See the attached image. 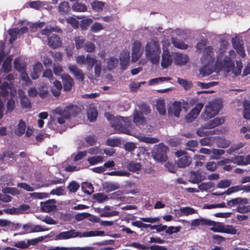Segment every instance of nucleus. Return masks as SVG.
I'll list each match as a JSON object with an SVG mask.
<instances>
[{"label": "nucleus", "mask_w": 250, "mask_h": 250, "mask_svg": "<svg viewBox=\"0 0 250 250\" xmlns=\"http://www.w3.org/2000/svg\"><path fill=\"white\" fill-rule=\"evenodd\" d=\"M21 105L24 107L26 108H31V105L30 102L29 101L28 98L26 96H22L21 98Z\"/></svg>", "instance_id": "nucleus-54"}, {"label": "nucleus", "mask_w": 250, "mask_h": 250, "mask_svg": "<svg viewBox=\"0 0 250 250\" xmlns=\"http://www.w3.org/2000/svg\"><path fill=\"white\" fill-rule=\"evenodd\" d=\"M219 110V105L216 103H212L207 105L201 114V118L205 121L211 119L218 114Z\"/></svg>", "instance_id": "nucleus-7"}, {"label": "nucleus", "mask_w": 250, "mask_h": 250, "mask_svg": "<svg viewBox=\"0 0 250 250\" xmlns=\"http://www.w3.org/2000/svg\"><path fill=\"white\" fill-rule=\"evenodd\" d=\"M180 226L178 227H173V226H170L168 228L167 227V229L166 230V233L168 234H172L173 233H177L179 232L180 230L181 229Z\"/></svg>", "instance_id": "nucleus-56"}, {"label": "nucleus", "mask_w": 250, "mask_h": 250, "mask_svg": "<svg viewBox=\"0 0 250 250\" xmlns=\"http://www.w3.org/2000/svg\"><path fill=\"white\" fill-rule=\"evenodd\" d=\"M214 60L215 55L213 47L209 46L205 48L201 58V62L203 66L200 69V72L203 76H208L213 73Z\"/></svg>", "instance_id": "nucleus-2"}, {"label": "nucleus", "mask_w": 250, "mask_h": 250, "mask_svg": "<svg viewBox=\"0 0 250 250\" xmlns=\"http://www.w3.org/2000/svg\"><path fill=\"white\" fill-rule=\"evenodd\" d=\"M5 193H10L12 195H17L20 194L19 190L16 188H8L4 189Z\"/></svg>", "instance_id": "nucleus-60"}, {"label": "nucleus", "mask_w": 250, "mask_h": 250, "mask_svg": "<svg viewBox=\"0 0 250 250\" xmlns=\"http://www.w3.org/2000/svg\"><path fill=\"white\" fill-rule=\"evenodd\" d=\"M75 45L77 50L84 47L85 39L83 36L75 37L74 39Z\"/></svg>", "instance_id": "nucleus-35"}, {"label": "nucleus", "mask_w": 250, "mask_h": 250, "mask_svg": "<svg viewBox=\"0 0 250 250\" xmlns=\"http://www.w3.org/2000/svg\"><path fill=\"white\" fill-rule=\"evenodd\" d=\"M55 199H49L44 202L41 203V208L42 210L46 212H49L54 210L56 208Z\"/></svg>", "instance_id": "nucleus-16"}, {"label": "nucleus", "mask_w": 250, "mask_h": 250, "mask_svg": "<svg viewBox=\"0 0 250 250\" xmlns=\"http://www.w3.org/2000/svg\"><path fill=\"white\" fill-rule=\"evenodd\" d=\"M234 66V63L232 61L230 58L229 57H225L222 62L217 59L214 63V68L217 71H219L223 69L227 72L232 71V68Z\"/></svg>", "instance_id": "nucleus-8"}, {"label": "nucleus", "mask_w": 250, "mask_h": 250, "mask_svg": "<svg viewBox=\"0 0 250 250\" xmlns=\"http://www.w3.org/2000/svg\"><path fill=\"white\" fill-rule=\"evenodd\" d=\"M26 124L22 119L20 120L15 130V134L18 136H21L25 132Z\"/></svg>", "instance_id": "nucleus-24"}, {"label": "nucleus", "mask_w": 250, "mask_h": 250, "mask_svg": "<svg viewBox=\"0 0 250 250\" xmlns=\"http://www.w3.org/2000/svg\"><path fill=\"white\" fill-rule=\"evenodd\" d=\"M119 61L117 58L114 57H110L107 62V67L109 70H112L117 66Z\"/></svg>", "instance_id": "nucleus-40"}, {"label": "nucleus", "mask_w": 250, "mask_h": 250, "mask_svg": "<svg viewBox=\"0 0 250 250\" xmlns=\"http://www.w3.org/2000/svg\"><path fill=\"white\" fill-rule=\"evenodd\" d=\"M181 111V103L175 101L172 105L168 108L167 112L169 115H174L175 117H178Z\"/></svg>", "instance_id": "nucleus-18"}, {"label": "nucleus", "mask_w": 250, "mask_h": 250, "mask_svg": "<svg viewBox=\"0 0 250 250\" xmlns=\"http://www.w3.org/2000/svg\"><path fill=\"white\" fill-rule=\"evenodd\" d=\"M198 145V142L197 140H190L186 143V146L188 147L187 148V150H189L192 151H194V149L190 147H195Z\"/></svg>", "instance_id": "nucleus-53"}, {"label": "nucleus", "mask_w": 250, "mask_h": 250, "mask_svg": "<svg viewBox=\"0 0 250 250\" xmlns=\"http://www.w3.org/2000/svg\"><path fill=\"white\" fill-rule=\"evenodd\" d=\"M103 160V158L102 156H97L89 157L87 159V161L91 165H94L102 162Z\"/></svg>", "instance_id": "nucleus-45"}, {"label": "nucleus", "mask_w": 250, "mask_h": 250, "mask_svg": "<svg viewBox=\"0 0 250 250\" xmlns=\"http://www.w3.org/2000/svg\"><path fill=\"white\" fill-rule=\"evenodd\" d=\"M177 82L181 85H182L185 88V89H186L189 88L191 85V82L188 83L187 80L182 79L180 78H177Z\"/></svg>", "instance_id": "nucleus-58"}, {"label": "nucleus", "mask_w": 250, "mask_h": 250, "mask_svg": "<svg viewBox=\"0 0 250 250\" xmlns=\"http://www.w3.org/2000/svg\"><path fill=\"white\" fill-rule=\"evenodd\" d=\"M104 29L103 26L99 22H95L91 27V31L92 32L96 33Z\"/></svg>", "instance_id": "nucleus-55"}, {"label": "nucleus", "mask_w": 250, "mask_h": 250, "mask_svg": "<svg viewBox=\"0 0 250 250\" xmlns=\"http://www.w3.org/2000/svg\"><path fill=\"white\" fill-rule=\"evenodd\" d=\"M92 10L96 12L102 11L105 6V2L95 0L91 3Z\"/></svg>", "instance_id": "nucleus-26"}, {"label": "nucleus", "mask_w": 250, "mask_h": 250, "mask_svg": "<svg viewBox=\"0 0 250 250\" xmlns=\"http://www.w3.org/2000/svg\"><path fill=\"white\" fill-rule=\"evenodd\" d=\"M84 50L89 53L94 52L95 50V45L94 43L91 42H87L84 44Z\"/></svg>", "instance_id": "nucleus-49"}, {"label": "nucleus", "mask_w": 250, "mask_h": 250, "mask_svg": "<svg viewBox=\"0 0 250 250\" xmlns=\"http://www.w3.org/2000/svg\"><path fill=\"white\" fill-rule=\"evenodd\" d=\"M67 22L70 24L73 28L77 29L79 27V21L74 18L70 17L66 19Z\"/></svg>", "instance_id": "nucleus-57"}, {"label": "nucleus", "mask_w": 250, "mask_h": 250, "mask_svg": "<svg viewBox=\"0 0 250 250\" xmlns=\"http://www.w3.org/2000/svg\"><path fill=\"white\" fill-rule=\"evenodd\" d=\"M62 79L65 91H70L74 83L73 79L68 74L64 73L62 75Z\"/></svg>", "instance_id": "nucleus-14"}, {"label": "nucleus", "mask_w": 250, "mask_h": 250, "mask_svg": "<svg viewBox=\"0 0 250 250\" xmlns=\"http://www.w3.org/2000/svg\"><path fill=\"white\" fill-rule=\"evenodd\" d=\"M204 104L202 103H198L190 110L185 116V120L187 123H191L198 116L201 110L203 108Z\"/></svg>", "instance_id": "nucleus-9"}, {"label": "nucleus", "mask_w": 250, "mask_h": 250, "mask_svg": "<svg viewBox=\"0 0 250 250\" xmlns=\"http://www.w3.org/2000/svg\"><path fill=\"white\" fill-rule=\"evenodd\" d=\"M46 237V236H41L31 240H28L26 243L27 248L30 245H36L39 242L42 241Z\"/></svg>", "instance_id": "nucleus-46"}, {"label": "nucleus", "mask_w": 250, "mask_h": 250, "mask_svg": "<svg viewBox=\"0 0 250 250\" xmlns=\"http://www.w3.org/2000/svg\"><path fill=\"white\" fill-rule=\"evenodd\" d=\"M59 13L62 15H68L71 11V8L67 1H63L60 3L58 7Z\"/></svg>", "instance_id": "nucleus-20"}, {"label": "nucleus", "mask_w": 250, "mask_h": 250, "mask_svg": "<svg viewBox=\"0 0 250 250\" xmlns=\"http://www.w3.org/2000/svg\"><path fill=\"white\" fill-rule=\"evenodd\" d=\"M133 122L136 125H143L146 121L143 114L141 111L135 110L133 112Z\"/></svg>", "instance_id": "nucleus-23"}, {"label": "nucleus", "mask_w": 250, "mask_h": 250, "mask_svg": "<svg viewBox=\"0 0 250 250\" xmlns=\"http://www.w3.org/2000/svg\"><path fill=\"white\" fill-rule=\"evenodd\" d=\"M90 216V214L87 212L78 213L75 215L74 218L76 220L80 221L89 217Z\"/></svg>", "instance_id": "nucleus-51"}, {"label": "nucleus", "mask_w": 250, "mask_h": 250, "mask_svg": "<svg viewBox=\"0 0 250 250\" xmlns=\"http://www.w3.org/2000/svg\"><path fill=\"white\" fill-rule=\"evenodd\" d=\"M126 246L132 247L136 248L139 250H167V249L165 246L159 245H152L150 246H145L136 242L127 243Z\"/></svg>", "instance_id": "nucleus-10"}, {"label": "nucleus", "mask_w": 250, "mask_h": 250, "mask_svg": "<svg viewBox=\"0 0 250 250\" xmlns=\"http://www.w3.org/2000/svg\"><path fill=\"white\" fill-rule=\"evenodd\" d=\"M93 198L95 199L99 203H103V202L108 199V197L106 195L102 193H97L93 195Z\"/></svg>", "instance_id": "nucleus-44"}, {"label": "nucleus", "mask_w": 250, "mask_h": 250, "mask_svg": "<svg viewBox=\"0 0 250 250\" xmlns=\"http://www.w3.org/2000/svg\"><path fill=\"white\" fill-rule=\"evenodd\" d=\"M156 109L160 115H165L166 110L165 108V103L164 100H159L157 101Z\"/></svg>", "instance_id": "nucleus-30"}, {"label": "nucleus", "mask_w": 250, "mask_h": 250, "mask_svg": "<svg viewBox=\"0 0 250 250\" xmlns=\"http://www.w3.org/2000/svg\"><path fill=\"white\" fill-rule=\"evenodd\" d=\"M48 94L47 87L44 86H42L39 88V96L42 98L46 97Z\"/></svg>", "instance_id": "nucleus-63"}, {"label": "nucleus", "mask_w": 250, "mask_h": 250, "mask_svg": "<svg viewBox=\"0 0 250 250\" xmlns=\"http://www.w3.org/2000/svg\"><path fill=\"white\" fill-rule=\"evenodd\" d=\"M119 187V185L118 183L110 182H106L103 184V189L107 192L117 189Z\"/></svg>", "instance_id": "nucleus-25"}, {"label": "nucleus", "mask_w": 250, "mask_h": 250, "mask_svg": "<svg viewBox=\"0 0 250 250\" xmlns=\"http://www.w3.org/2000/svg\"><path fill=\"white\" fill-rule=\"evenodd\" d=\"M172 43L176 48L181 49H186L188 48V45L186 44L183 41L177 39H172Z\"/></svg>", "instance_id": "nucleus-34"}, {"label": "nucleus", "mask_w": 250, "mask_h": 250, "mask_svg": "<svg viewBox=\"0 0 250 250\" xmlns=\"http://www.w3.org/2000/svg\"><path fill=\"white\" fill-rule=\"evenodd\" d=\"M30 7L35 9L36 10L40 9L42 6V2L40 0L33 1L29 3Z\"/></svg>", "instance_id": "nucleus-62"}, {"label": "nucleus", "mask_w": 250, "mask_h": 250, "mask_svg": "<svg viewBox=\"0 0 250 250\" xmlns=\"http://www.w3.org/2000/svg\"><path fill=\"white\" fill-rule=\"evenodd\" d=\"M97 62V60L92 57L91 55L87 54L86 57V63L87 65V69L91 70L92 69L93 65L96 64Z\"/></svg>", "instance_id": "nucleus-41"}, {"label": "nucleus", "mask_w": 250, "mask_h": 250, "mask_svg": "<svg viewBox=\"0 0 250 250\" xmlns=\"http://www.w3.org/2000/svg\"><path fill=\"white\" fill-rule=\"evenodd\" d=\"M68 69L70 72L73 74L76 79L83 82L84 79V75L82 69L75 64H71L68 66Z\"/></svg>", "instance_id": "nucleus-12"}, {"label": "nucleus", "mask_w": 250, "mask_h": 250, "mask_svg": "<svg viewBox=\"0 0 250 250\" xmlns=\"http://www.w3.org/2000/svg\"><path fill=\"white\" fill-rule=\"evenodd\" d=\"M141 42L139 41H135L133 43L132 52V61L137 62L141 56L140 49Z\"/></svg>", "instance_id": "nucleus-15"}, {"label": "nucleus", "mask_w": 250, "mask_h": 250, "mask_svg": "<svg viewBox=\"0 0 250 250\" xmlns=\"http://www.w3.org/2000/svg\"><path fill=\"white\" fill-rule=\"evenodd\" d=\"M14 67L16 70L20 72H23L26 70V66L22 63L21 62V60L19 58L15 59L14 62Z\"/></svg>", "instance_id": "nucleus-37"}, {"label": "nucleus", "mask_w": 250, "mask_h": 250, "mask_svg": "<svg viewBox=\"0 0 250 250\" xmlns=\"http://www.w3.org/2000/svg\"><path fill=\"white\" fill-rule=\"evenodd\" d=\"M168 147L163 143L155 145L153 148L152 155L154 159L158 162H165L167 159V152Z\"/></svg>", "instance_id": "nucleus-4"}, {"label": "nucleus", "mask_w": 250, "mask_h": 250, "mask_svg": "<svg viewBox=\"0 0 250 250\" xmlns=\"http://www.w3.org/2000/svg\"><path fill=\"white\" fill-rule=\"evenodd\" d=\"M127 169L131 172H137L141 169L142 166L140 164L135 163L134 162H130L126 165Z\"/></svg>", "instance_id": "nucleus-32"}, {"label": "nucleus", "mask_w": 250, "mask_h": 250, "mask_svg": "<svg viewBox=\"0 0 250 250\" xmlns=\"http://www.w3.org/2000/svg\"><path fill=\"white\" fill-rule=\"evenodd\" d=\"M203 180L200 171H192L189 173V181L192 183L198 184Z\"/></svg>", "instance_id": "nucleus-21"}, {"label": "nucleus", "mask_w": 250, "mask_h": 250, "mask_svg": "<svg viewBox=\"0 0 250 250\" xmlns=\"http://www.w3.org/2000/svg\"><path fill=\"white\" fill-rule=\"evenodd\" d=\"M72 9L75 12H83L87 11V6L81 2H76L72 4Z\"/></svg>", "instance_id": "nucleus-29"}, {"label": "nucleus", "mask_w": 250, "mask_h": 250, "mask_svg": "<svg viewBox=\"0 0 250 250\" xmlns=\"http://www.w3.org/2000/svg\"><path fill=\"white\" fill-rule=\"evenodd\" d=\"M81 111L80 108L76 105H70L64 108L63 110L58 108L55 110L57 114L69 119L71 116H77Z\"/></svg>", "instance_id": "nucleus-6"}, {"label": "nucleus", "mask_w": 250, "mask_h": 250, "mask_svg": "<svg viewBox=\"0 0 250 250\" xmlns=\"http://www.w3.org/2000/svg\"><path fill=\"white\" fill-rule=\"evenodd\" d=\"M12 246L21 249H25L27 248V243L24 241H18L17 242H14Z\"/></svg>", "instance_id": "nucleus-64"}, {"label": "nucleus", "mask_w": 250, "mask_h": 250, "mask_svg": "<svg viewBox=\"0 0 250 250\" xmlns=\"http://www.w3.org/2000/svg\"><path fill=\"white\" fill-rule=\"evenodd\" d=\"M181 213L184 215H188L195 213V210L190 207H183L180 209Z\"/></svg>", "instance_id": "nucleus-47"}, {"label": "nucleus", "mask_w": 250, "mask_h": 250, "mask_svg": "<svg viewBox=\"0 0 250 250\" xmlns=\"http://www.w3.org/2000/svg\"><path fill=\"white\" fill-rule=\"evenodd\" d=\"M79 234L80 232L72 229L67 231H63L59 233L55 236V239L56 240L68 239L78 237L79 236Z\"/></svg>", "instance_id": "nucleus-11"}, {"label": "nucleus", "mask_w": 250, "mask_h": 250, "mask_svg": "<svg viewBox=\"0 0 250 250\" xmlns=\"http://www.w3.org/2000/svg\"><path fill=\"white\" fill-rule=\"evenodd\" d=\"M189 58L187 55L182 53H176L174 57V62L177 65H185L188 61Z\"/></svg>", "instance_id": "nucleus-19"}, {"label": "nucleus", "mask_w": 250, "mask_h": 250, "mask_svg": "<svg viewBox=\"0 0 250 250\" xmlns=\"http://www.w3.org/2000/svg\"><path fill=\"white\" fill-rule=\"evenodd\" d=\"M231 182L230 180L225 179L221 180L217 185L218 188H228L231 185Z\"/></svg>", "instance_id": "nucleus-52"}, {"label": "nucleus", "mask_w": 250, "mask_h": 250, "mask_svg": "<svg viewBox=\"0 0 250 250\" xmlns=\"http://www.w3.org/2000/svg\"><path fill=\"white\" fill-rule=\"evenodd\" d=\"M62 44V40L59 35L53 34L48 38L47 44L53 49L57 48L61 46Z\"/></svg>", "instance_id": "nucleus-13"}, {"label": "nucleus", "mask_w": 250, "mask_h": 250, "mask_svg": "<svg viewBox=\"0 0 250 250\" xmlns=\"http://www.w3.org/2000/svg\"><path fill=\"white\" fill-rule=\"evenodd\" d=\"M162 57L161 66L163 68H167L172 62L171 56L168 50H163Z\"/></svg>", "instance_id": "nucleus-17"}, {"label": "nucleus", "mask_w": 250, "mask_h": 250, "mask_svg": "<svg viewBox=\"0 0 250 250\" xmlns=\"http://www.w3.org/2000/svg\"><path fill=\"white\" fill-rule=\"evenodd\" d=\"M31 197L37 199H42L49 197V194L45 192H33L30 193Z\"/></svg>", "instance_id": "nucleus-50"}, {"label": "nucleus", "mask_w": 250, "mask_h": 250, "mask_svg": "<svg viewBox=\"0 0 250 250\" xmlns=\"http://www.w3.org/2000/svg\"><path fill=\"white\" fill-rule=\"evenodd\" d=\"M17 187L23 188L27 191H33L34 190L33 187L26 183H19L17 184Z\"/></svg>", "instance_id": "nucleus-61"}, {"label": "nucleus", "mask_w": 250, "mask_h": 250, "mask_svg": "<svg viewBox=\"0 0 250 250\" xmlns=\"http://www.w3.org/2000/svg\"><path fill=\"white\" fill-rule=\"evenodd\" d=\"M88 119L90 122L95 121L98 116V111L95 107H90L87 112Z\"/></svg>", "instance_id": "nucleus-31"}, {"label": "nucleus", "mask_w": 250, "mask_h": 250, "mask_svg": "<svg viewBox=\"0 0 250 250\" xmlns=\"http://www.w3.org/2000/svg\"><path fill=\"white\" fill-rule=\"evenodd\" d=\"M234 48L236 50L237 53L240 55L242 57H244L246 55L244 48L242 44L240 43H236L232 42Z\"/></svg>", "instance_id": "nucleus-42"}, {"label": "nucleus", "mask_w": 250, "mask_h": 250, "mask_svg": "<svg viewBox=\"0 0 250 250\" xmlns=\"http://www.w3.org/2000/svg\"><path fill=\"white\" fill-rule=\"evenodd\" d=\"M8 34L10 36L9 42L10 43H12L17 38L18 31L17 28H12L8 30Z\"/></svg>", "instance_id": "nucleus-43"}, {"label": "nucleus", "mask_w": 250, "mask_h": 250, "mask_svg": "<svg viewBox=\"0 0 250 250\" xmlns=\"http://www.w3.org/2000/svg\"><path fill=\"white\" fill-rule=\"evenodd\" d=\"M161 50L156 41L148 42L146 46V55L153 64H157L160 60Z\"/></svg>", "instance_id": "nucleus-3"}, {"label": "nucleus", "mask_w": 250, "mask_h": 250, "mask_svg": "<svg viewBox=\"0 0 250 250\" xmlns=\"http://www.w3.org/2000/svg\"><path fill=\"white\" fill-rule=\"evenodd\" d=\"M231 163L239 166L246 165L244 156H235L230 158Z\"/></svg>", "instance_id": "nucleus-38"}, {"label": "nucleus", "mask_w": 250, "mask_h": 250, "mask_svg": "<svg viewBox=\"0 0 250 250\" xmlns=\"http://www.w3.org/2000/svg\"><path fill=\"white\" fill-rule=\"evenodd\" d=\"M120 60V68L124 71L126 69L127 66L128 65L130 60L129 54L127 53L121 54Z\"/></svg>", "instance_id": "nucleus-22"}, {"label": "nucleus", "mask_w": 250, "mask_h": 250, "mask_svg": "<svg viewBox=\"0 0 250 250\" xmlns=\"http://www.w3.org/2000/svg\"><path fill=\"white\" fill-rule=\"evenodd\" d=\"M85 141L87 144L92 146L96 143L97 139L95 135H89L85 137Z\"/></svg>", "instance_id": "nucleus-59"}, {"label": "nucleus", "mask_w": 250, "mask_h": 250, "mask_svg": "<svg viewBox=\"0 0 250 250\" xmlns=\"http://www.w3.org/2000/svg\"><path fill=\"white\" fill-rule=\"evenodd\" d=\"M139 140L140 142L147 144H155L159 141V140L157 138L149 137L145 136H140Z\"/></svg>", "instance_id": "nucleus-39"}, {"label": "nucleus", "mask_w": 250, "mask_h": 250, "mask_svg": "<svg viewBox=\"0 0 250 250\" xmlns=\"http://www.w3.org/2000/svg\"><path fill=\"white\" fill-rule=\"evenodd\" d=\"M104 234V231H99V230H95L93 231L91 230L89 231L84 232L83 233L81 234L80 233L79 236L80 237H92V236H103Z\"/></svg>", "instance_id": "nucleus-28"}, {"label": "nucleus", "mask_w": 250, "mask_h": 250, "mask_svg": "<svg viewBox=\"0 0 250 250\" xmlns=\"http://www.w3.org/2000/svg\"><path fill=\"white\" fill-rule=\"evenodd\" d=\"M80 184L76 181L73 180L69 183L67 188L70 193H75L80 188Z\"/></svg>", "instance_id": "nucleus-33"}, {"label": "nucleus", "mask_w": 250, "mask_h": 250, "mask_svg": "<svg viewBox=\"0 0 250 250\" xmlns=\"http://www.w3.org/2000/svg\"><path fill=\"white\" fill-rule=\"evenodd\" d=\"M12 61V57L9 56L4 61L2 64V69L4 72H9L11 68V62Z\"/></svg>", "instance_id": "nucleus-36"}, {"label": "nucleus", "mask_w": 250, "mask_h": 250, "mask_svg": "<svg viewBox=\"0 0 250 250\" xmlns=\"http://www.w3.org/2000/svg\"><path fill=\"white\" fill-rule=\"evenodd\" d=\"M105 116L110 121L112 127L116 131L117 133L131 134L129 127L131 125V122L128 117H123L120 116L115 117L108 113H105Z\"/></svg>", "instance_id": "nucleus-1"}, {"label": "nucleus", "mask_w": 250, "mask_h": 250, "mask_svg": "<svg viewBox=\"0 0 250 250\" xmlns=\"http://www.w3.org/2000/svg\"><path fill=\"white\" fill-rule=\"evenodd\" d=\"M236 67L234 66L233 68H232V72L234 74L235 76L239 75L241 73V70L243 68V65L241 61H237L236 62Z\"/></svg>", "instance_id": "nucleus-48"}, {"label": "nucleus", "mask_w": 250, "mask_h": 250, "mask_svg": "<svg viewBox=\"0 0 250 250\" xmlns=\"http://www.w3.org/2000/svg\"><path fill=\"white\" fill-rule=\"evenodd\" d=\"M209 227H210L211 230L217 232L235 234L237 231L232 226L224 225L223 223L217 222L212 220L210 221Z\"/></svg>", "instance_id": "nucleus-5"}, {"label": "nucleus", "mask_w": 250, "mask_h": 250, "mask_svg": "<svg viewBox=\"0 0 250 250\" xmlns=\"http://www.w3.org/2000/svg\"><path fill=\"white\" fill-rule=\"evenodd\" d=\"M191 162V158L187 156L180 158L178 161L177 165L180 167H185L189 165Z\"/></svg>", "instance_id": "nucleus-27"}]
</instances>
